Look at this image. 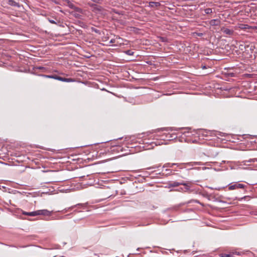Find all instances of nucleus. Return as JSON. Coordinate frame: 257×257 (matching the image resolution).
Instances as JSON below:
<instances>
[{"mask_svg": "<svg viewBox=\"0 0 257 257\" xmlns=\"http://www.w3.org/2000/svg\"><path fill=\"white\" fill-rule=\"evenodd\" d=\"M183 185L185 186V189L186 190H189L190 189V186L188 185L187 183H185L183 181H182L181 182H173L169 184V187H175L179 186V185Z\"/></svg>", "mask_w": 257, "mask_h": 257, "instance_id": "1", "label": "nucleus"}, {"mask_svg": "<svg viewBox=\"0 0 257 257\" xmlns=\"http://www.w3.org/2000/svg\"><path fill=\"white\" fill-rule=\"evenodd\" d=\"M228 186V189L229 190H235V189H237L238 188L243 189L245 186L244 184H239V183H235L234 184L231 183V184H229Z\"/></svg>", "mask_w": 257, "mask_h": 257, "instance_id": "2", "label": "nucleus"}, {"mask_svg": "<svg viewBox=\"0 0 257 257\" xmlns=\"http://www.w3.org/2000/svg\"><path fill=\"white\" fill-rule=\"evenodd\" d=\"M52 211H50L47 209H42L37 210V215H44L49 216L51 215Z\"/></svg>", "mask_w": 257, "mask_h": 257, "instance_id": "3", "label": "nucleus"}, {"mask_svg": "<svg viewBox=\"0 0 257 257\" xmlns=\"http://www.w3.org/2000/svg\"><path fill=\"white\" fill-rule=\"evenodd\" d=\"M159 136L161 137V139L163 140H171L174 138V136L172 134L166 133H161V134L159 135Z\"/></svg>", "mask_w": 257, "mask_h": 257, "instance_id": "4", "label": "nucleus"}, {"mask_svg": "<svg viewBox=\"0 0 257 257\" xmlns=\"http://www.w3.org/2000/svg\"><path fill=\"white\" fill-rule=\"evenodd\" d=\"M221 31L225 34L228 35H232L233 34V30L232 29H229L225 27H222L221 29Z\"/></svg>", "mask_w": 257, "mask_h": 257, "instance_id": "5", "label": "nucleus"}, {"mask_svg": "<svg viewBox=\"0 0 257 257\" xmlns=\"http://www.w3.org/2000/svg\"><path fill=\"white\" fill-rule=\"evenodd\" d=\"M220 21L218 19L211 20L209 22V24L212 26H218L220 25Z\"/></svg>", "mask_w": 257, "mask_h": 257, "instance_id": "6", "label": "nucleus"}, {"mask_svg": "<svg viewBox=\"0 0 257 257\" xmlns=\"http://www.w3.org/2000/svg\"><path fill=\"white\" fill-rule=\"evenodd\" d=\"M86 205H87V204H77L76 205L69 207L67 208V209H68V210H71L76 206H78L79 208H81L84 209L86 208Z\"/></svg>", "mask_w": 257, "mask_h": 257, "instance_id": "7", "label": "nucleus"}, {"mask_svg": "<svg viewBox=\"0 0 257 257\" xmlns=\"http://www.w3.org/2000/svg\"><path fill=\"white\" fill-rule=\"evenodd\" d=\"M22 214L24 215H28V216H37V211H32V212L23 211Z\"/></svg>", "mask_w": 257, "mask_h": 257, "instance_id": "8", "label": "nucleus"}, {"mask_svg": "<svg viewBox=\"0 0 257 257\" xmlns=\"http://www.w3.org/2000/svg\"><path fill=\"white\" fill-rule=\"evenodd\" d=\"M180 165H181L180 164H178V163H168L164 164L163 167V168H168V167L172 168L175 165L177 166V167H179L180 166Z\"/></svg>", "mask_w": 257, "mask_h": 257, "instance_id": "9", "label": "nucleus"}, {"mask_svg": "<svg viewBox=\"0 0 257 257\" xmlns=\"http://www.w3.org/2000/svg\"><path fill=\"white\" fill-rule=\"evenodd\" d=\"M58 80L63 81V82H73L74 81V80L71 78H66L64 77H61L59 76V78H58Z\"/></svg>", "mask_w": 257, "mask_h": 257, "instance_id": "10", "label": "nucleus"}, {"mask_svg": "<svg viewBox=\"0 0 257 257\" xmlns=\"http://www.w3.org/2000/svg\"><path fill=\"white\" fill-rule=\"evenodd\" d=\"M160 6L161 4L159 2H151L149 3V7L151 8H158Z\"/></svg>", "mask_w": 257, "mask_h": 257, "instance_id": "11", "label": "nucleus"}, {"mask_svg": "<svg viewBox=\"0 0 257 257\" xmlns=\"http://www.w3.org/2000/svg\"><path fill=\"white\" fill-rule=\"evenodd\" d=\"M8 4L9 5L11 6L16 7L19 8L20 7V4L17 2H16L14 0H9Z\"/></svg>", "mask_w": 257, "mask_h": 257, "instance_id": "12", "label": "nucleus"}, {"mask_svg": "<svg viewBox=\"0 0 257 257\" xmlns=\"http://www.w3.org/2000/svg\"><path fill=\"white\" fill-rule=\"evenodd\" d=\"M249 27L248 25H244V24H239L238 28L240 29H248Z\"/></svg>", "mask_w": 257, "mask_h": 257, "instance_id": "13", "label": "nucleus"}, {"mask_svg": "<svg viewBox=\"0 0 257 257\" xmlns=\"http://www.w3.org/2000/svg\"><path fill=\"white\" fill-rule=\"evenodd\" d=\"M38 70H42L44 71V70H46V68L44 67H41V66H35L34 67V70L35 72H37V71Z\"/></svg>", "mask_w": 257, "mask_h": 257, "instance_id": "14", "label": "nucleus"}, {"mask_svg": "<svg viewBox=\"0 0 257 257\" xmlns=\"http://www.w3.org/2000/svg\"><path fill=\"white\" fill-rule=\"evenodd\" d=\"M124 52L125 54H126L128 55H130V56H132L134 54V52L130 50H126V51H124Z\"/></svg>", "mask_w": 257, "mask_h": 257, "instance_id": "15", "label": "nucleus"}, {"mask_svg": "<svg viewBox=\"0 0 257 257\" xmlns=\"http://www.w3.org/2000/svg\"><path fill=\"white\" fill-rule=\"evenodd\" d=\"M204 12L206 14H210L212 13V10L210 8H207L205 9Z\"/></svg>", "mask_w": 257, "mask_h": 257, "instance_id": "16", "label": "nucleus"}, {"mask_svg": "<svg viewBox=\"0 0 257 257\" xmlns=\"http://www.w3.org/2000/svg\"><path fill=\"white\" fill-rule=\"evenodd\" d=\"M117 39L120 40L121 38L119 37H116V39H112L109 41V44L115 43Z\"/></svg>", "mask_w": 257, "mask_h": 257, "instance_id": "17", "label": "nucleus"}, {"mask_svg": "<svg viewBox=\"0 0 257 257\" xmlns=\"http://www.w3.org/2000/svg\"><path fill=\"white\" fill-rule=\"evenodd\" d=\"M74 10L79 13H81L82 11L80 8H79L76 7H74Z\"/></svg>", "mask_w": 257, "mask_h": 257, "instance_id": "18", "label": "nucleus"}, {"mask_svg": "<svg viewBox=\"0 0 257 257\" xmlns=\"http://www.w3.org/2000/svg\"><path fill=\"white\" fill-rule=\"evenodd\" d=\"M256 161H257V159H249L248 161H245V162H249V163H251V162H255Z\"/></svg>", "mask_w": 257, "mask_h": 257, "instance_id": "19", "label": "nucleus"}, {"mask_svg": "<svg viewBox=\"0 0 257 257\" xmlns=\"http://www.w3.org/2000/svg\"><path fill=\"white\" fill-rule=\"evenodd\" d=\"M221 257H230V254L222 253L221 254Z\"/></svg>", "mask_w": 257, "mask_h": 257, "instance_id": "20", "label": "nucleus"}, {"mask_svg": "<svg viewBox=\"0 0 257 257\" xmlns=\"http://www.w3.org/2000/svg\"><path fill=\"white\" fill-rule=\"evenodd\" d=\"M48 20L51 24H57V23L54 20L48 19Z\"/></svg>", "mask_w": 257, "mask_h": 257, "instance_id": "21", "label": "nucleus"}, {"mask_svg": "<svg viewBox=\"0 0 257 257\" xmlns=\"http://www.w3.org/2000/svg\"><path fill=\"white\" fill-rule=\"evenodd\" d=\"M41 76L45 77V78H52V75H41Z\"/></svg>", "mask_w": 257, "mask_h": 257, "instance_id": "22", "label": "nucleus"}, {"mask_svg": "<svg viewBox=\"0 0 257 257\" xmlns=\"http://www.w3.org/2000/svg\"><path fill=\"white\" fill-rule=\"evenodd\" d=\"M68 6L70 8L74 9V7H75V6L73 5L72 3H68Z\"/></svg>", "mask_w": 257, "mask_h": 257, "instance_id": "23", "label": "nucleus"}, {"mask_svg": "<svg viewBox=\"0 0 257 257\" xmlns=\"http://www.w3.org/2000/svg\"><path fill=\"white\" fill-rule=\"evenodd\" d=\"M160 40L162 42H166L167 38L166 37H160Z\"/></svg>", "mask_w": 257, "mask_h": 257, "instance_id": "24", "label": "nucleus"}, {"mask_svg": "<svg viewBox=\"0 0 257 257\" xmlns=\"http://www.w3.org/2000/svg\"><path fill=\"white\" fill-rule=\"evenodd\" d=\"M52 77H52V78L56 79V80H58V78H59V76H57L56 75H52Z\"/></svg>", "mask_w": 257, "mask_h": 257, "instance_id": "25", "label": "nucleus"}, {"mask_svg": "<svg viewBox=\"0 0 257 257\" xmlns=\"http://www.w3.org/2000/svg\"><path fill=\"white\" fill-rule=\"evenodd\" d=\"M223 135H224V134H223V133H221V132H218V134H217V135H219L220 136L222 137V136H224Z\"/></svg>", "mask_w": 257, "mask_h": 257, "instance_id": "26", "label": "nucleus"}, {"mask_svg": "<svg viewBox=\"0 0 257 257\" xmlns=\"http://www.w3.org/2000/svg\"><path fill=\"white\" fill-rule=\"evenodd\" d=\"M68 215H66L65 216H60L58 217V219H64L65 218L66 216H67Z\"/></svg>", "mask_w": 257, "mask_h": 257, "instance_id": "27", "label": "nucleus"}, {"mask_svg": "<svg viewBox=\"0 0 257 257\" xmlns=\"http://www.w3.org/2000/svg\"><path fill=\"white\" fill-rule=\"evenodd\" d=\"M92 2L96 3H99L100 0H91Z\"/></svg>", "mask_w": 257, "mask_h": 257, "instance_id": "28", "label": "nucleus"}, {"mask_svg": "<svg viewBox=\"0 0 257 257\" xmlns=\"http://www.w3.org/2000/svg\"><path fill=\"white\" fill-rule=\"evenodd\" d=\"M69 210H68V209L67 208H65L62 211V212H66L67 211H69Z\"/></svg>", "mask_w": 257, "mask_h": 257, "instance_id": "29", "label": "nucleus"}, {"mask_svg": "<svg viewBox=\"0 0 257 257\" xmlns=\"http://www.w3.org/2000/svg\"><path fill=\"white\" fill-rule=\"evenodd\" d=\"M193 164L195 165H200V162H194Z\"/></svg>", "mask_w": 257, "mask_h": 257, "instance_id": "30", "label": "nucleus"}, {"mask_svg": "<svg viewBox=\"0 0 257 257\" xmlns=\"http://www.w3.org/2000/svg\"><path fill=\"white\" fill-rule=\"evenodd\" d=\"M166 171H167V172H169V173H171L172 172V170H170V169H166Z\"/></svg>", "mask_w": 257, "mask_h": 257, "instance_id": "31", "label": "nucleus"}, {"mask_svg": "<svg viewBox=\"0 0 257 257\" xmlns=\"http://www.w3.org/2000/svg\"><path fill=\"white\" fill-rule=\"evenodd\" d=\"M97 9L99 11H100L101 10V8L100 7L97 6Z\"/></svg>", "mask_w": 257, "mask_h": 257, "instance_id": "32", "label": "nucleus"}, {"mask_svg": "<svg viewBox=\"0 0 257 257\" xmlns=\"http://www.w3.org/2000/svg\"><path fill=\"white\" fill-rule=\"evenodd\" d=\"M229 75L231 77H233L234 76V74L233 73H230Z\"/></svg>", "mask_w": 257, "mask_h": 257, "instance_id": "33", "label": "nucleus"}, {"mask_svg": "<svg viewBox=\"0 0 257 257\" xmlns=\"http://www.w3.org/2000/svg\"><path fill=\"white\" fill-rule=\"evenodd\" d=\"M214 189L215 190H220L221 189V188L220 187H218V188H215Z\"/></svg>", "mask_w": 257, "mask_h": 257, "instance_id": "34", "label": "nucleus"}, {"mask_svg": "<svg viewBox=\"0 0 257 257\" xmlns=\"http://www.w3.org/2000/svg\"><path fill=\"white\" fill-rule=\"evenodd\" d=\"M202 68L203 69H206V66H202Z\"/></svg>", "mask_w": 257, "mask_h": 257, "instance_id": "35", "label": "nucleus"}, {"mask_svg": "<svg viewBox=\"0 0 257 257\" xmlns=\"http://www.w3.org/2000/svg\"><path fill=\"white\" fill-rule=\"evenodd\" d=\"M209 188L211 189H214V188H212V187H208Z\"/></svg>", "mask_w": 257, "mask_h": 257, "instance_id": "36", "label": "nucleus"}]
</instances>
